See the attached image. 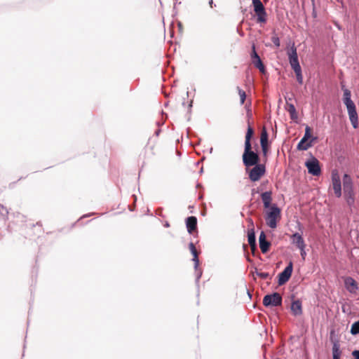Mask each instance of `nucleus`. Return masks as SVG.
Segmentation results:
<instances>
[{"instance_id":"obj_1","label":"nucleus","mask_w":359,"mask_h":359,"mask_svg":"<svg viewBox=\"0 0 359 359\" xmlns=\"http://www.w3.org/2000/svg\"><path fill=\"white\" fill-rule=\"evenodd\" d=\"M281 212L280 209L276 204H273L265 213V220L268 226L271 229H275L277 226L278 222L280 219Z\"/></svg>"},{"instance_id":"obj_2","label":"nucleus","mask_w":359,"mask_h":359,"mask_svg":"<svg viewBox=\"0 0 359 359\" xmlns=\"http://www.w3.org/2000/svg\"><path fill=\"white\" fill-rule=\"evenodd\" d=\"M242 158L245 168L259 164V156L257 153L252 151V146L245 147Z\"/></svg>"},{"instance_id":"obj_3","label":"nucleus","mask_w":359,"mask_h":359,"mask_svg":"<svg viewBox=\"0 0 359 359\" xmlns=\"http://www.w3.org/2000/svg\"><path fill=\"white\" fill-rule=\"evenodd\" d=\"M343 187L344 197L348 205H352L355 201V194L353 189V182L351 177L346 174L343 177Z\"/></svg>"},{"instance_id":"obj_4","label":"nucleus","mask_w":359,"mask_h":359,"mask_svg":"<svg viewBox=\"0 0 359 359\" xmlns=\"http://www.w3.org/2000/svg\"><path fill=\"white\" fill-rule=\"evenodd\" d=\"M248 173L249 179L252 182L259 181L266 173V165L263 163H259L253 165L251 169L246 168Z\"/></svg>"},{"instance_id":"obj_5","label":"nucleus","mask_w":359,"mask_h":359,"mask_svg":"<svg viewBox=\"0 0 359 359\" xmlns=\"http://www.w3.org/2000/svg\"><path fill=\"white\" fill-rule=\"evenodd\" d=\"M254 11L257 15V22L265 23L266 22V13L265 8L260 0H252Z\"/></svg>"},{"instance_id":"obj_6","label":"nucleus","mask_w":359,"mask_h":359,"mask_svg":"<svg viewBox=\"0 0 359 359\" xmlns=\"http://www.w3.org/2000/svg\"><path fill=\"white\" fill-rule=\"evenodd\" d=\"M282 304V297L278 292L267 294L263 299V304L265 306H278Z\"/></svg>"},{"instance_id":"obj_7","label":"nucleus","mask_w":359,"mask_h":359,"mask_svg":"<svg viewBox=\"0 0 359 359\" xmlns=\"http://www.w3.org/2000/svg\"><path fill=\"white\" fill-rule=\"evenodd\" d=\"M305 166L307 168L309 173L313 176H319L321 174L319 161L314 157L311 160L307 161L305 163Z\"/></svg>"},{"instance_id":"obj_8","label":"nucleus","mask_w":359,"mask_h":359,"mask_svg":"<svg viewBox=\"0 0 359 359\" xmlns=\"http://www.w3.org/2000/svg\"><path fill=\"white\" fill-rule=\"evenodd\" d=\"M293 270V264L290 262L285 269L278 274V285H283L290 278Z\"/></svg>"},{"instance_id":"obj_9","label":"nucleus","mask_w":359,"mask_h":359,"mask_svg":"<svg viewBox=\"0 0 359 359\" xmlns=\"http://www.w3.org/2000/svg\"><path fill=\"white\" fill-rule=\"evenodd\" d=\"M332 187L337 198L341 196V184L340 177L337 172L332 173Z\"/></svg>"},{"instance_id":"obj_10","label":"nucleus","mask_w":359,"mask_h":359,"mask_svg":"<svg viewBox=\"0 0 359 359\" xmlns=\"http://www.w3.org/2000/svg\"><path fill=\"white\" fill-rule=\"evenodd\" d=\"M348 111L350 121L354 128H357L358 126V116L356 111L355 103L346 106Z\"/></svg>"},{"instance_id":"obj_11","label":"nucleus","mask_w":359,"mask_h":359,"mask_svg":"<svg viewBox=\"0 0 359 359\" xmlns=\"http://www.w3.org/2000/svg\"><path fill=\"white\" fill-rule=\"evenodd\" d=\"M289 61L290 64L293 70L301 69V67L299 63L298 56L297 53V48L293 45L290 49V51L288 53Z\"/></svg>"},{"instance_id":"obj_12","label":"nucleus","mask_w":359,"mask_h":359,"mask_svg":"<svg viewBox=\"0 0 359 359\" xmlns=\"http://www.w3.org/2000/svg\"><path fill=\"white\" fill-rule=\"evenodd\" d=\"M291 243L297 248H306L304 240L299 233H293L290 236Z\"/></svg>"},{"instance_id":"obj_13","label":"nucleus","mask_w":359,"mask_h":359,"mask_svg":"<svg viewBox=\"0 0 359 359\" xmlns=\"http://www.w3.org/2000/svg\"><path fill=\"white\" fill-rule=\"evenodd\" d=\"M344 285L347 290L351 293H355L358 289L357 282L351 277H346Z\"/></svg>"},{"instance_id":"obj_14","label":"nucleus","mask_w":359,"mask_h":359,"mask_svg":"<svg viewBox=\"0 0 359 359\" xmlns=\"http://www.w3.org/2000/svg\"><path fill=\"white\" fill-rule=\"evenodd\" d=\"M259 248L262 253H266L269 248L271 246L270 242L266 241V235L264 231H262L259 237Z\"/></svg>"},{"instance_id":"obj_15","label":"nucleus","mask_w":359,"mask_h":359,"mask_svg":"<svg viewBox=\"0 0 359 359\" xmlns=\"http://www.w3.org/2000/svg\"><path fill=\"white\" fill-rule=\"evenodd\" d=\"M261 198H262V201L263 202L264 208L265 209L270 208V207L271 206V203L272 200H273V198H272V191H269L263 192L261 194Z\"/></svg>"},{"instance_id":"obj_16","label":"nucleus","mask_w":359,"mask_h":359,"mask_svg":"<svg viewBox=\"0 0 359 359\" xmlns=\"http://www.w3.org/2000/svg\"><path fill=\"white\" fill-rule=\"evenodd\" d=\"M186 225L187 231L189 233H192L197 229V219L194 216H190L186 219Z\"/></svg>"},{"instance_id":"obj_17","label":"nucleus","mask_w":359,"mask_h":359,"mask_svg":"<svg viewBox=\"0 0 359 359\" xmlns=\"http://www.w3.org/2000/svg\"><path fill=\"white\" fill-rule=\"evenodd\" d=\"M255 133L254 129L252 128L250 121H248V129L245 137V147L252 146L251 139Z\"/></svg>"},{"instance_id":"obj_18","label":"nucleus","mask_w":359,"mask_h":359,"mask_svg":"<svg viewBox=\"0 0 359 359\" xmlns=\"http://www.w3.org/2000/svg\"><path fill=\"white\" fill-rule=\"evenodd\" d=\"M313 139L309 140L306 139V137H302L300 142L297 144V149L299 151H305L307 150L312 146Z\"/></svg>"},{"instance_id":"obj_19","label":"nucleus","mask_w":359,"mask_h":359,"mask_svg":"<svg viewBox=\"0 0 359 359\" xmlns=\"http://www.w3.org/2000/svg\"><path fill=\"white\" fill-rule=\"evenodd\" d=\"M291 311L294 316H300L302 313V306L300 300H295L291 304Z\"/></svg>"},{"instance_id":"obj_20","label":"nucleus","mask_w":359,"mask_h":359,"mask_svg":"<svg viewBox=\"0 0 359 359\" xmlns=\"http://www.w3.org/2000/svg\"><path fill=\"white\" fill-rule=\"evenodd\" d=\"M189 248L194 256L193 261L194 262V267L197 269L199 265L198 252L193 243H189Z\"/></svg>"},{"instance_id":"obj_21","label":"nucleus","mask_w":359,"mask_h":359,"mask_svg":"<svg viewBox=\"0 0 359 359\" xmlns=\"http://www.w3.org/2000/svg\"><path fill=\"white\" fill-rule=\"evenodd\" d=\"M154 144L151 143H147V144L145 146L143 151V157L144 158H149L154 155L156 154L154 151Z\"/></svg>"},{"instance_id":"obj_22","label":"nucleus","mask_w":359,"mask_h":359,"mask_svg":"<svg viewBox=\"0 0 359 359\" xmlns=\"http://www.w3.org/2000/svg\"><path fill=\"white\" fill-rule=\"evenodd\" d=\"M341 351H340V344L338 341H334L332 346L333 359H340Z\"/></svg>"},{"instance_id":"obj_23","label":"nucleus","mask_w":359,"mask_h":359,"mask_svg":"<svg viewBox=\"0 0 359 359\" xmlns=\"http://www.w3.org/2000/svg\"><path fill=\"white\" fill-rule=\"evenodd\" d=\"M286 110L289 112L291 119L296 120L298 118L295 107L293 104L287 102Z\"/></svg>"},{"instance_id":"obj_24","label":"nucleus","mask_w":359,"mask_h":359,"mask_svg":"<svg viewBox=\"0 0 359 359\" xmlns=\"http://www.w3.org/2000/svg\"><path fill=\"white\" fill-rule=\"evenodd\" d=\"M248 241L250 246H254L256 245V238L254 228L249 229L248 230Z\"/></svg>"},{"instance_id":"obj_25","label":"nucleus","mask_w":359,"mask_h":359,"mask_svg":"<svg viewBox=\"0 0 359 359\" xmlns=\"http://www.w3.org/2000/svg\"><path fill=\"white\" fill-rule=\"evenodd\" d=\"M344 86H342V89L344 90V104L346 106V105H348V104H353L354 102L352 101L351 98V91L348 89H344Z\"/></svg>"},{"instance_id":"obj_26","label":"nucleus","mask_w":359,"mask_h":359,"mask_svg":"<svg viewBox=\"0 0 359 359\" xmlns=\"http://www.w3.org/2000/svg\"><path fill=\"white\" fill-rule=\"evenodd\" d=\"M260 144L261 147H264V145H269L268 133L265 128H263L261 133Z\"/></svg>"},{"instance_id":"obj_27","label":"nucleus","mask_w":359,"mask_h":359,"mask_svg":"<svg viewBox=\"0 0 359 359\" xmlns=\"http://www.w3.org/2000/svg\"><path fill=\"white\" fill-rule=\"evenodd\" d=\"M252 64L256 68H257L260 71L261 73L265 74L266 69L260 58L252 62Z\"/></svg>"},{"instance_id":"obj_28","label":"nucleus","mask_w":359,"mask_h":359,"mask_svg":"<svg viewBox=\"0 0 359 359\" xmlns=\"http://www.w3.org/2000/svg\"><path fill=\"white\" fill-rule=\"evenodd\" d=\"M237 90H238V95L240 96V101H241V104H243L244 102H245V100L246 99V93L245 92L242 90L239 86H238L236 88Z\"/></svg>"},{"instance_id":"obj_29","label":"nucleus","mask_w":359,"mask_h":359,"mask_svg":"<svg viewBox=\"0 0 359 359\" xmlns=\"http://www.w3.org/2000/svg\"><path fill=\"white\" fill-rule=\"evenodd\" d=\"M351 333L353 335L359 334V321L355 322L351 325Z\"/></svg>"},{"instance_id":"obj_30","label":"nucleus","mask_w":359,"mask_h":359,"mask_svg":"<svg viewBox=\"0 0 359 359\" xmlns=\"http://www.w3.org/2000/svg\"><path fill=\"white\" fill-rule=\"evenodd\" d=\"M250 57H251V60H252V62H254L255 60H257L258 59H259V56L258 55L257 53L256 52V49H255V45L253 44L252 46V51H251V53H250Z\"/></svg>"},{"instance_id":"obj_31","label":"nucleus","mask_w":359,"mask_h":359,"mask_svg":"<svg viewBox=\"0 0 359 359\" xmlns=\"http://www.w3.org/2000/svg\"><path fill=\"white\" fill-rule=\"evenodd\" d=\"M311 133H312V129L309 126H307L305 128V133H304V137H306V139L310 140L313 139V141L315 140V138L312 137Z\"/></svg>"},{"instance_id":"obj_32","label":"nucleus","mask_w":359,"mask_h":359,"mask_svg":"<svg viewBox=\"0 0 359 359\" xmlns=\"http://www.w3.org/2000/svg\"><path fill=\"white\" fill-rule=\"evenodd\" d=\"M296 74L297 80L299 82V84H302L303 83V76L302 74V69H298L294 70Z\"/></svg>"},{"instance_id":"obj_33","label":"nucleus","mask_w":359,"mask_h":359,"mask_svg":"<svg viewBox=\"0 0 359 359\" xmlns=\"http://www.w3.org/2000/svg\"><path fill=\"white\" fill-rule=\"evenodd\" d=\"M271 41L273 43V44L276 47H279L280 46V39H279L278 36L276 34L273 35L271 37Z\"/></svg>"},{"instance_id":"obj_34","label":"nucleus","mask_w":359,"mask_h":359,"mask_svg":"<svg viewBox=\"0 0 359 359\" xmlns=\"http://www.w3.org/2000/svg\"><path fill=\"white\" fill-rule=\"evenodd\" d=\"M256 274H257V276H259V278H261L262 279H266V278H268L269 277V274L267 272L257 271Z\"/></svg>"},{"instance_id":"obj_35","label":"nucleus","mask_w":359,"mask_h":359,"mask_svg":"<svg viewBox=\"0 0 359 359\" xmlns=\"http://www.w3.org/2000/svg\"><path fill=\"white\" fill-rule=\"evenodd\" d=\"M8 214V212L6 208L3 205L0 204V215L7 217Z\"/></svg>"},{"instance_id":"obj_36","label":"nucleus","mask_w":359,"mask_h":359,"mask_svg":"<svg viewBox=\"0 0 359 359\" xmlns=\"http://www.w3.org/2000/svg\"><path fill=\"white\" fill-rule=\"evenodd\" d=\"M269 145H264V147H262V153L264 156H266L267 153L269 151Z\"/></svg>"},{"instance_id":"obj_37","label":"nucleus","mask_w":359,"mask_h":359,"mask_svg":"<svg viewBox=\"0 0 359 359\" xmlns=\"http://www.w3.org/2000/svg\"><path fill=\"white\" fill-rule=\"evenodd\" d=\"M299 249L300 250L301 257H302V259L304 260L306 255V251H305V248H299Z\"/></svg>"},{"instance_id":"obj_38","label":"nucleus","mask_w":359,"mask_h":359,"mask_svg":"<svg viewBox=\"0 0 359 359\" xmlns=\"http://www.w3.org/2000/svg\"><path fill=\"white\" fill-rule=\"evenodd\" d=\"M352 355L354 357V359H359V351L355 350L352 352Z\"/></svg>"},{"instance_id":"obj_39","label":"nucleus","mask_w":359,"mask_h":359,"mask_svg":"<svg viewBox=\"0 0 359 359\" xmlns=\"http://www.w3.org/2000/svg\"><path fill=\"white\" fill-rule=\"evenodd\" d=\"M250 250L252 251V254H255V252L257 250V245H254V246H250Z\"/></svg>"},{"instance_id":"obj_40","label":"nucleus","mask_w":359,"mask_h":359,"mask_svg":"<svg viewBox=\"0 0 359 359\" xmlns=\"http://www.w3.org/2000/svg\"><path fill=\"white\" fill-rule=\"evenodd\" d=\"M243 248H244V250H245L246 248H247V245H243Z\"/></svg>"},{"instance_id":"obj_41","label":"nucleus","mask_w":359,"mask_h":359,"mask_svg":"<svg viewBox=\"0 0 359 359\" xmlns=\"http://www.w3.org/2000/svg\"><path fill=\"white\" fill-rule=\"evenodd\" d=\"M210 6L212 7V0H210Z\"/></svg>"},{"instance_id":"obj_42","label":"nucleus","mask_w":359,"mask_h":359,"mask_svg":"<svg viewBox=\"0 0 359 359\" xmlns=\"http://www.w3.org/2000/svg\"><path fill=\"white\" fill-rule=\"evenodd\" d=\"M201 273H202L201 272H200V273H199V274H198V278H200V277H201Z\"/></svg>"}]
</instances>
